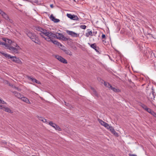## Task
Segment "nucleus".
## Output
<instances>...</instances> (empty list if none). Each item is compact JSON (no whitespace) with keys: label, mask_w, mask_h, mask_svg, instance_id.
Returning <instances> with one entry per match:
<instances>
[{"label":"nucleus","mask_w":156,"mask_h":156,"mask_svg":"<svg viewBox=\"0 0 156 156\" xmlns=\"http://www.w3.org/2000/svg\"><path fill=\"white\" fill-rule=\"evenodd\" d=\"M35 29L39 32L38 34L48 41L51 42L53 39V37L55 38L57 37L55 34L48 31L46 29L39 27H36Z\"/></svg>","instance_id":"nucleus-1"},{"label":"nucleus","mask_w":156,"mask_h":156,"mask_svg":"<svg viewBox=\"0 0 156 156\" xmlns=\"http://www.w3.org/2000/svg\"><path fill=\"white\" fill-rule=\"evenodd\" d=\"M0 53L4 56L6 58L10 59L12 61L17 63H21V62L20 59L16 58V56H11L10 55L6 53H3L0 51Z\"/></svg>","instance_id":"nucleus-2"},{"label":"nucleus","mask_w":156,"mask_h":156,"mask_svg":"<svg viewBox=\"0 0 156 156\" xmlns=\"http://www.w3.org/2000/svg\"><path fill=\"white\" fill-rule=\"evenodd\" d=\"M31 39L35 43L38 44H41V42L37 36L32 33H29L28 35Z\"/></svg>","instance_id":"nucleus-3"},{"label":"nucleus","mask_w":156,"mask_h":156,"mask_svg":"<svg viewBox=\"0 0 156 156\" xmlns=\"http://www.w3.org/2000/svg\"><path fill=\"white\" fill-rule=\"evenodd\" d=\"M16 45V48H14L11 46L10 44H8L7 48L9 49L12 53H18V50L20 49V47L17 44Z\"/></svg>","instance_id":"nucleus-4"},{"label":"nucleus","mask_w":156,"mask_h":156,"mask_svg":"<svg viewBox=\"0 0 156 156\" xmlns=\"http://www.w3.org/2000/svg\"><path fill=\"white\" fill-rule=\"evenodd\" d=\"M153 88V87H151V88H147V92L149 94L148 95L147 98L149 100H152L154 98V94Z\"/></svg>","instance_id":"nucleus-5"},{"label":"nucleus","mask_w":156,"mask_h":156,"mask_svg":"<svg viewBox=\"0 0 156 156\" xmlns=\"http://www.w3.org/2000/svg\"><path fill=\"white\" fill-rule=\"evenodd\" d=\"M0 109H2L10 113H12V112L9 108L6 107L4 105H0Z\"/></svg>","instance_id":"nucleus-6"},{"label":"nucleus","mask_w":156,"mask_h":156,"mask_svg":"<svg viewBox=\"0 0 156 156\" xmlns=\"http://www.w3.org/2000/svg\"><path fill=\"white\" fill-rule=\"evenodd\" d=\"M55 57L58 61L63 63L67 64L68 63L67 60L61 56H59L58 55H56Z\"/></svg>","instance_id":"nucleus-7"},{"label":"nucleus","mask_w":156,"mask_h":156,"mask_svg":"<svg viewBox=\"0 0 156 156\" xmlns=\"http://www.w3.org/2000/svg\"><path fill=\"white\" fill-rule=\"evenodd\" d=\"M67 16L71 20H78L79 18L77 16L75 15H72L71 14L67 13Z\"/></svg>","instance_id":"nucleus-8"},{"label":"nucleus","mask_w":156,"mask_h":156,"mask_svg":"<svg viewBox=\"0 0 156 156\" xmlns=\"http://www.w3.org/2000/svg\"><path fill=\"white\" fill-rule=\"evenodd\" d=\"M66 33L69 34L72 37H77L78 36L79 34H78L75 33L74 32L71 31L69 30H67L66 31Z\"/></svg>","instance_id":"nucleus-9"},{"label":"nucleus","mask_w":156,"mask_h":156,"mask_svg":"<svg viewBox=\"0 0 156 156\" xmlns=\"http://www.w3.org/2000/svg\"><path fill=\"white\" fill-rule=\"evenodd\" d=\"M3 16H2L5 19V20L8 22H9L11 23H12L13 21L12 19H10L9 17L6 13Z\"/></svg>","instance_id":"nucleus-10"},{"label":"nucleus","mask_w":156,"mask_h":156,"mask_svg":"<svg viewBox=\"0 0 156 156\" xmlns=\"http://www.w3.org/2000/svg\"><path fill=\"white\" fill-rule=\"evenodd\" d=\"M99 122L101 125L104 126L107 129H108V128H110V126L107 123L100 119L99 120Z\"/></svg>","instance_id":"nucleus-11"},{"label":"nucleus","mask_w":156,"mask_h":156,"mask_svg":"<svg viewBox=\"0 0 156 156\" xmlns=\"http://www.w3.org/2000/svg\"><path fill=\"white\" fill-rule=\"evenodd\" d=\"M88 44L90 45L91 48L94 49L97 52H99L98 51L99 47L96 45L95 43L90 44L89 43H88Z\"/></svg>","instance_id":"nucleus-12"},{"label":"nucleus","mask_w":156,"mask_h":156,"mask_svg":"<svg viewBox=\"0 0 156 156\" xmlns=\"http://www.w3.org/2000/svg\"><path fill=\"white\" fill-rule=\"evenodd\" d=\"M50 19L51 20L55 23H58L60 22V20L58 19L55 18L53 16L52 14H51L50 16Z\"/></svg>","instance_id":"nucleus-13"},{"label":"nucleus","mask_w":156,"mask_h":156,"mask_svg":"<svg viewBox=\"0 0 156 156\" xmlns=\"http://www.w3.org/2000/svg\"><path fill=\"white\" fill-rule=\"evenodd\" d=\"M63 51L67 55L70 56H72V52L69 49H62Z\"/></svg>","instance_id":"nucleus-14"},{"label":"nucleus","mask_w":156,"mask_h":156,"mask_svg":"<svg viewBox=\"0 0 156 156\" xmlns=\"http://www.w3.org/2000/svg\"><path fill=\"white\" fill-rule=\"evenodd\" d=\"M27 78L29 80H31V81L34 82H35L36 83L38 84L40 83L37 80L33 78L30 76H27Z\"/></svg>","instance_id":"nucleus-15"},{"label":"nucleus","mask_w":156,"mask_h":156,"mask_svg":"<svg viewBox=\"0 0 156 156\" xmlns=\"http://www.w3.org/2000/svg\"><path fill=\"white\" fill-rule=\"evenodd\" d=\"M147 112L150 113L154 117L156 115V113L151 109L147 108Z\"/></svg>","instance_id":"nucleus-16"},{"label":"nucleus","mask_w":156,"mask_h":156,"mask_svg":"<svg viewBox=\"0 0 156 156\" xmlns=\"http://www.w3.org/2000/svg\"><path fill=\"white\" fill-rule=\"evenodd\" d=\"M109 89L116 93H119L120 91V90L119 89L115 88L112 87V85L110 86Z\"/></svg>","instance_id":"nucleus-17"},{"label":"nucleus","mask_w":156,"mask_h":156,"mask_svg":"<svg viewBox=\"0 0 156 156\" xmlns=\"http://www.w3.org/2000/svg\"><path fill=\"white\" fill-rule=\"evenodd\" d=\"M90 89L91 90V92L92 94L95 96H98V94L95 89L92 87H91Z\"/></svg>","instance_id":"nucleus-18"},{"label":"nucleus","mask_w":156,"mask_h":156,"mask_svg":"<svg viewBox=\"0 0 156 156\" xmlns=\"http://www.w3.org/2000/svg\"><path fill=\"white\" fill-rule=\"evenodd\" d=\"M13 93L16 97L19 98H21L22 97V95L21 94L19 93H18L16 91L13 92Z\"/></svg>","instance_id":"nucleus-19"},{"label":"nucleus","mask_w":156,"mask_h":156,"mask_svg":"<svg viewBox=\"0 0 156 156\" xmlns=\"http://www.w3.org/2000/svg\"><path fill=\"white\" fill-rule=\"evenodd\" d=\"M21 99L22 101H23L27 103H30L29 100L27 98L25 97H22Z\"/></svg>","instance_id":"nucleus-20"},{"label":"nucleus","mask_w":156,"mask_h":156,"mask_svg":"<svg viewBox=\"0 0 156 156\" xmlns=\"http://www.w3.org/2000/svg\"><path fill=\"white\" fill-rule=\"evenodd\" d=\"M2 40L5 41V43L6 44H7V43L8 42L9 43H10L12 41L11 40H9L8 39H6L5 38H2Z\"/></svg>","instance_id":"nucleus-21"},{"label":"nucleus","mask_w":156,"mask_h":156,"mask_svg":"<svg viewBox=\"0 0 156 156\" xmlns=\"http://www.w3.org/2000/svg\"><path fill=\"white\" fill-rule=\"evenodd\" d=\"M90 35V36H93V33L92 31H88L87 33L86 34V36L87 37H89Z\"/></svg>","instance_id":"nucleus-22"},{"label":"nucleus","mask_w":156,"mask_h":156,"mask_svg":"<svg viewBox=\"0 0 156 156\" xmlns=\"http://www.w3.org/2000/svg\"><path fill=\"white\" fill-rule=\"evenodd\" d=\"M57 34L58 35H56L57 37H56L55 38L60 40L61 39L63 34L60 33H58Z\"/></svg>","instance_id":"nucleus-23"},{"label":"nucleus","mask_w":156,"mask_h":156,"mask_svg":"<svg viewBox=\"0 0 156 156\" xmlns=\"http://www.w3.org/2000/svg\"><path fill=\"white\" fill-rule=\"evenodd\" d=\"M108 129H109L112 133L115 132L114 128L111 126H110V128H108Z\"/></svg>","instance_id":"nucleus-24"},{"label":"nucleus","mask_w":156,"mask_h":156,"mask_svg":"<svg viewBox=\"0 0 156 156\" xmlns=\"http://www.w3.org/2000/svg\"><path fill=\"white\" fill-rule=\"evenodd\" d=\"M104 85L106 87H108L109 88H110V86H111V85L108 83L105 82L104 83Z\"/></svg>","instance_id":"nucleus-25"},{"label":"nucleus","mask_w":156,"mask_h":156,"mask_svg":"<svg viewBox=\"0 0 156 156\" xmlns=\"http://www.w3.org/2000/svg\"><path fill=\"white\" fill-rule=\"evenodd\" d=\"M54 128L58 130L61 131V128L56 124H55V128Z\"/></svg>","instance_id":"nucleus-26"},{"label":"nucleus","mask_w":156,"mask_h":156,"mask_svg":"<svg viewBox=\"0 0 156 156\" xmlns=\"http://www.w3.org/2000/svg\"><path fill=\"white\" fill-rule=\"evenodd\" d=\"M49 124L53 127V128H55V124L53 123L52 122H50L49 123Z\"/></svg>","instance_id":"nucleus-27"},{"label":"nucleus","mask_w":156,"mask_h":156,"mask_svg":"<svg viewBox=\"0 0 156 156\" xmlns=\"http://www.w3.org/2000/svg\"><path fill=\"white\" fill-rule=\"evenodd\" d=\"M61 40L64 41H66L68 40V39L63 35Z\"/></svg>","instance_id":"nucleus-28"},{"label":"nucleus","mask_w":156,"mask_h":156,"mask_svg":"<svg viewBox=\"0 0 156 156\" xmlns=\"http://www.w3.org/2000/svg\"><path fill=\"white\" fill-rule=\"evenodd\" d=\"M9 44H6L4 42H2L1 41H0V44L1 45H4L6 47H7L8 46V45Z\"/></svg>","instance_id":"nucleus-29"},{"label":"nucleus","mask_w":156,"mask_h":156,"mask_svg":"<svg viewBox=\"0 0 156 156\" xmlns=\"http://www.w3.org/2000/svg\"><path fill=\"white\" fill-rule=\"evenodd\" d=\"M141 106L142 107V108L144 109L146 111V106L144 105L141 104Z\"/></svg>","instance_id":"nucleus-30"},{"label":"nucleus","mask_w":156,"mask_h":156,"mask_svg":"<svg viewBox=\"0 0 156 156\" xmlns=\"http://www.w3.org/2000/svg\"><path fill=\"white\" fill-rule=\"evenodd\" d=\"M80 27L81 29H85L86 28V26L85 25H81L80 26Z\"/></svg>","instance_id":"nucleus-31"},{"label":"nucleus","mask_w":156,"mask_h":156,"mask_svg":"<svg viewBox=\"0 0 156 156\" xmlns=\"http://www.w3.org/2000/svg\"><path fill=\"white\" fill-rule=\"evenodd\" d=\"M0 103L1 104H7V103L6 102H5L4 101L2 100L1 99V98H0Z\"/></svg>","instance_id":"nucleus-32"},{"label":"nucleus","mask_w":156,"mask_h":156,"mask_svg":"<svg viewBox=\"0 0 156 156\" xmlns=\"http://www.w3.org/2000/svg\"><path fill=\"white\" fill-rule=\"evenodd\" d=\"M5 13L2 10L0 9V14L2 16H3L4 15H5Z\"/></svg>","instance_id":"nucleus-33"},{"label":"nucleus","mask_w":156,"mask_h":156,"mask_svg":"<svg viewBox=\"0 0 156 156\" xmlns=\"http://www.w3.org/2000/svg\"><path fill=\"white\" fill-rule=\"evenodd\" d=\"M5 13L2 10L0 9V14L2 16H3L4 15H5Z\"/></svg>","instance_id":"nucleus-34"},{"label":"nucleus","mask_w":156,"mask_h":156,"mask_svg":"<svg viewBox=\"0 0 156 156\" xmlns=\"http://www.w3.org/2000/svg\"><path fill=\"white\" fill-rule=\"evenodd\" d=\"M53 39L52 40V41H51L52 42V43H53L54 44H57V43H58V41H56L55 40H53Z\"/></svg>","instance_id":"nucleus-35"},{"label":"nucleus","mask_w":156,"mask_h":156,"mask_svg":"<svg viewBox=\"0 0 156 156\" xmlns=\"http://www.w3.org/2000/svg\"><path fill=\"white\" fill-rule=\"evenodd\" d=\"M56 45H57L59 47H64V46H63L62 45L60 42H58L57 43V44H56Z\"/></svg>","instance_id":"nucleus-36"},{"label":"nucleus","mask_w":156,"mask_h":156,"mask_svg":"<svg viewBox=\"0 0 156 156\" xmlns=\"http://www.w3.org/2000/svg\"><path fill=\"white\" fill-rule=\"evenodd\" d=\"M40 120L43 121L44 122H46V120L44 118H41V119H40Z\"/></svg>","instance_id":"nucleus-37"},{"label":"nucleus","mask_w":156,"mask_h":156,"mask_svg":"<svg viewBox=\"0 0 156 156\" xmlns=\"http://www.w3.org/2000/svg\"><path fill=\"white\" fill-rule=\"evenodd\" d=\"M101 38H102V39H105V38H106L105 35V34H102L101 36Z\"/></svg>","instance_id":"nucleus-38"},{"label":"nucleus","mask_w":156,"mask_h":156,"mask_svg":"<svg viewBox=\"0 0 156 156\" xmlns=\"http://www.w3.org/2000/svg\"><path fill=\"white\" fill-rule=\"evenodd\" d=\"M92 33H93V36L94 35V36H96V34H97V31H93V32H92Z\"/></svg>","instance_id":"nucleus-39"},{"label":"nucleus","mask_w":156,"mask_h":156,"mask_svg":"<svg viewBox=\"0 0 156 156\" xmlns=\"http://www.w3.org/2000/svg\"><path fill=\"white\" fill-rule=\"evenodd\" d=\"M113 134H114V135H115L116 136H118V133L117 132H116L115 131V133L114 132Z\"/></svg>","instance_id":"nucleus-40"},{"label":"nucleus","mask_w":156,"mask_h":156,"mask_svg":"<svg viewBox=\"0 0 156 156\" xmlns=\"http://www.w3.org/2000/svg\"><path fill=\"white\" fill-rule=\"evenodd\" d=\"M64 103H65V105H66L67 106H69L70 105V104L69 103H67L66 102H64Z\"/></svg>","instance_id":"nucleus-41"},{"label":"nucleus","mask_w":156,"mask_h":156,"mask_svg":"<svg viewBox=\"0 0 156 156\" xmlns=\"http://www.w3.org/2000/svg\"><path fill=\"white\" fill-rule=\"evenodd\" d=\"M129 156H137L136 155L133 154H129Z\"/></svg>","instance_id":"nucleus-42"},{"label":"nucleus","mask_w":156,"mask_h":156,"mask_svg":"<svg viewBox=\"0 0 156 156\" xmlns=\"http://www.w3.org/2000/svg\"><path fill=\"white\" fill-rule=\"evenodd\" d=\"M15 88L16 89H17V90H18L19 91H20L21 90V89L20 88H19L18 87H16Z\"/></svg>","instance_id":"nucleus-43"},{"label":"nucleus","mask_w":156,"mask_h":156,"mask_svg":"<svg viewBox=\"0 0 156 156\" xmlns=\"http://www.w3.org/2000/svg\"><path fill=\"white\" fill-rule=\"evenodd\" d=\"M50 6L51 8H53V5L52 4H51L50 5Z\"/></svg>","instance_id":"nucleus-44"},{"label":"nucleus","mask_w":156,"mask_h":156,"mask_svg":"<svg viewBox=\"0 0 156 156\" xmlns=\"http://www.w3.org/2000/svg\"><path fill=\"white\" fill-rule=\"evenodd\" d=\"M102 41L103 43H105L106 42V41L105 40H102Z\"/></svg>","instance_id":"nucleus-45"},{"label":"nucleus","mask_w":156,"mask_h":156,"mask_svg":"<svg viewBox=\"0 0 156 156\" xmlns=\"http://www.w3.org/2000/svg\"><path fill=\"white\" fill-rule=\"evenodd\" d=\"M25 1H29V0H25Z\"/></svg>","instance_id":"nucleus-46"},{"label":"nucleus","mask_w":156,"mask_h":156,"mask_svg":"<svg viewBox=\"0 0 156 156\" xmlns=\"http://www.w3.org/2000/svg\"><path fill=\"white\" fill-rule=\"evenodd\" d=\"M154 117H155L156 118V115H155V116H154Z\"/></svg>","instance_id":"nucleus-47"},{"label":"nucleus","mask_w":156,"mask_h":156,"mask_svg":"<svg viewBox=\"0 0 156 156\" xmlns=\"http://www.w3.org/2000/svg\"><path fill=\"white\" fill-rule=\"evenodd\" d=\"M145 154H146V151H145Z\"/></svg>","instance_id":"nucleus-48"}]
</instances>
